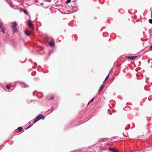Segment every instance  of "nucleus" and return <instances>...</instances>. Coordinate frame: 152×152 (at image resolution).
Listing matches in <instances>:
<instances>
[{
	"instance_id": "obj_6",
	"label": "nucleus",
	"mask_w": 152,
	"mask_h": 152,
	"mask_svg": "<svg viewBox=\"0 0 152 152\" xmlns=\"http://www.w3.org/2000/svg\"><path fill=\"white\" fill-rule=\"evenodd\" d=\"M137 57V56H129L126 57V58H128L130 60H134Z\"/></svg>"
},
{
	"instance_id": "obj_8",
	"label": "nucleus",
	"mask_w": 152,
	"mask_h": 152,
	"mask_svg": "<svg viewBox=\"0 0 152 152\" xmlns=\"http://www.w3.org/2000/svg\"><path fill=\"white\" fill-rule=\"evenodd\" d=\"M21 87L23 88H25L27 87H28V86H26V84L24 83H23L21 85Z\"/></svg>"
},
{
	"instance_id": "obj_2",
	"label": "nucleus",
	"mask_w": 152,
	"mask_h": 152,
	"mask_svg": "<svg viewBox=\"0 0 152 152\" xmlns=\"http://www.w3.org/2000/svg\"><path fill=\"white\" fill-rule=\"evenodd\" d=\"M45 118V117L44 115L42 114H39L38 116L34 118L33 124L35 123L41 119H44Z\"/></svg>"
},
{
	"instance_id": "obj_15",
	"label": "nucleus",
	"mask_w": 152,
	"mask_h": 152,
	"mask_svg": "<svg viewBox=\"0 0 152 152\" xmlns=\"http://www.w3.org/2000/svg\"><path fill=\"white\" fill-rule=\"evenodd\" d=\"M149 22L151 24H152V19H150L149 20Z\"/></svg>"
},
{
	"instance_id": "obj_3",
	"label": "nucleus",
	"mask_w": 152,
	"mask_h": 152,
	"mask_svg": "<svg viewBox=\"0 0 152 152\" xmlns=\"http://www.w3.org/2000/svg\"><path fill=\"white\" fill-rule=\"evenodd\" d=\"M108 149L112 152H119L114 147H110L108 148Z\"/></svg>"
},
{
	"instance_id": "obj_17",
	"label": "nucleus",
	"mask_w": 152,
	"mask_h": 152,
	"mask_svg": "<svg viewBox=\"0 0 152 152\" xmlns=\"http://www.w3.org/2000/svg\"><path fill=\"white\" fill-rule=\"evenodd\" d=\"M45 1L48 2H50L51 1V0H44Z\"/></svg>"
},
{
	"instance_id": "obj_21",
	"label": "nucleus",
	"mask_w": 152,
	"mask_h": 152,
	"mask_svg": "<svg viewBox=\"0 0 152 152\" xmlns=\"http://www.w3.org/2000/svg\"><path fill=\"white\" fill-rule=\"evenodd\" d=\"M125 129L126 130H127V129H126V128H125Z\"/></svg>"
},
{
	"instance_id": "obj_12",
	"label": "nucleus",
	"mask_w": 152,
	"mask_h": 152,
	"mask_svg": "<svg viewBox=\"0 0 152 152\" xmlns=\"http://www.w3.org/2000/svg\"><path fill=\"white\" fill-rule=\"evenodd\" d=\"M94 97H93V98H92L90 101L89 102H88V104H87V105H88L89 104V103L90 102H92L93 101H94Z\"/></svg>"
},
{
	"instance_id": "obj_20",
	"label": "nucleus",
	"mask_w": 152,
	"mask_h": 152,
	"mask_svg": "<svg viewBox=\"0 0 152 152\" xmlns=\"http://www.w3.org/2000/svg\"><path fill=\"white\" fill-rule=\"evenodd\" d=\"M43 4V3H40V5H42Z\"/></svg>"
},
{
	"instance_id": "obj_19",
	"label": "nucleus",
	"mask_w": 152,
	"mask_h": 152,
	"mask_svg": "<svg viewBox=\"0 0 152 152\" xmlns=\"http://www.w3.org/2000/svg\"><path fill=\"white\" fill-rule=\"evenodd\" d=\"M53 98H54V97L52 96H51L50 98L51 100L53 99Z\"/></svg>"
},
{
	"instance_id": "obj_11",
	"label": "nucleus",
	"mask_w": 152,
	"mask_h": 152,
	"mask_svg": "<svg viewBox=\"0 0 152 152\" xmlns=\"http://www.w3.org/2000/svg\"><path fill=\"white\" fill-rule=\"evenodd\" d=\"M18 129L19 132H21L22 130V128L21 127H19L18 128Z\"/></svg>"
},
{
	"instance_id": "obj_14",
	"label": "nucleus",
	"mask_w": 152,
	"mask_h": 152,
	"mask_svg": "<svg viewBox=\"0 0 152 152\" xmlns=\"http://www.w3.org/2000/svg\"><path fill=\"white\" fill-rule=\"evenodd\" d=\"M71 2V0H67L66 2V3L68 4L70 3Z\"/></svg>"
},
{
	"instance_id": "obj_9",
	"label": "nucleus",
	"mask_w": 152,
	"mask_h": 152,
	"mask_svg": "<svg viewBox=\"0 0 152 152\" xmlns=\"http://www.w3.org/2000/svg\"><path fill=\"white\" fill-rule=\"evenodd\" d=\"M22 10L24 13H25L26 15H28L27 10H25V9H22Z\"/></svg>"
},
{
	"instance_id": "obj_1",
	"label": "nucleus",
	"mask_w": 152,
	"mask_h": 152,
	"mask_svg": "<svg viewBox=\"0 0 152 152\" xmlns=\"http://www.w3.org/2000/svg\"><path fill=\"white\" fill-rule=\"evenodd\" d=\"M12 28L13 30V33H17L18 30L17 28V23L15 21L12 22Z\"/></svg>"
},
{
	"instance_id": "obj_7",
	"label": "nucleus",
	"mask_w": 152,
	"mask_h": 152,
	"mask_svg": "<svg viewBox=\"0 0 152 152\" xmlns=\"http://www.w3.org/2000/svg\"><path fill=\"white\" fill-rule=\"evenodd\" d=\"M104 86L103 84H102L101 86H100V88H99V92H100L104 88Z\"/></svg>"
},
{
	"instance_id": "obj_16",
	"label": "nucleus",
	"mask_w": 152,
	"mask_h": 152,
	"mask_svg": "<svg viewBox=\"0 0 152 152\" xmlns=\"http://www.w3.org/2000/svg\"><path fill=\"white\" fill-rule=\"evenodd\" d=\"M6 88L8 89L9 90L10 89V87L9 85H6Z\"/></svg>"
},
{
	"instance_id": "obj_22",
	"label": "nucleus",
	"mask_w": 152,
	"mask_h": 152,
	"mask_svg": "<svg viewBox=\"0 0 152 152\" xmlns=\"http://www.w3.org/2000/svg\"><path fill=\"white\" fill-rule=\"evenodd\" d=\"M148 63H149V61H148Z\"/></svg>"
},
{
	"instance_id": "obj_5",
	"label": "nucleus",
	"mask_w": 152,
	"mask_h": 152,
	"mask_svg": "<svg viewBox=\"0 0 152 152\" xmlns=\"http://www.w3.org/2000/svg\"><path fill=\"white\" fill-rule=\"evenodd\" d=\"M28 23L30 27L32 28H33V24L31 20H28Z\"/></svg>"
},
{
	"instance_id": "obj_4",
	"label": "nucleus",
	"mask_w": 152,
	"mask_h": 152,
	"mask_svg": "<svg viewBox=\"0 0 152 152\" xmlns=\"http://www.w3.org/2000/svg\"><path fill=\"white\" fill-rule=\"evenodd\" d=\"M48 44L50 47H53L54 46V41L53 40L49 41L48 42Z\"/></svg>"
},
{
	"instance_id": "obj_18",
	"label": "nucleus",
	"mask_w": 152,
	"mask_h": 152,
	"mask_svg": "<svg viewBox=\"0 0 152 152\" xmlns=\"http://www.w3.org/2000/svg\"><path fill=\"white\" fill-rule=\"evenodd\" d=\"M32 125H33V124H32L31 125V126H28L27 128L26 129H27L30 128L32 126Z\"/></svg>"
},
{
	"instance_id": "obj_13",
	"label": "nucleus",
	"mask_w": 152,
	"mask_h": 152,
	"mask_svg": "<svg viewBox=\"0 0 152 152\" xmlns=\"http://www.w3.org/2000/svg\"><path fill=\"white\" fill-rule=\"evenodd\" d=\"M109 75H108L106 77L105 79V80H104V81L103 82V83L104 82V81H106L108 78H109Z\"/></svg>"
},
{
	"instance_id": "obj_10",
	"label": "nucleus",
	"mask_w": 152,
	"mask_h": 152,
	"mask_svg": "<svg viewBox=\"0 0 152 152\" xmlns=\"http://www.w3.org/2000/svg\"><path fill=\"white\" fill-rule=\"evenodd\" d=\"M25 33L26 35L27 36H29V32L28 31H25Z\"/></svg>"
}]
</instances>
